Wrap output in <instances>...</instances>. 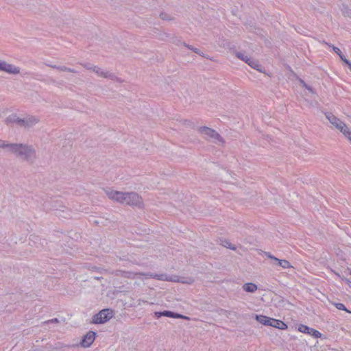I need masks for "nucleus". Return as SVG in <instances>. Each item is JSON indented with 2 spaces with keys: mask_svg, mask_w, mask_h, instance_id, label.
I'll return each mask as SVG.
<instances>
[{
  "mask_svg": "<svg viewBox=\"0 0 351 351\" xmlns=\"http://www.w3.org/2000/svg\"><path fill=\"white\" fill-rule=\"evenodd\" d=\"M198 133L206 141H210L218 145L223 146L225 140L214 129L206 127L201 126L197 129Z\"/></svg>",
  "mask_w": 351,
  "mask_h": 351,
  "instance_id": "nucleus-3",
  "label": "nucleus"
},
{
  "mask_svg": "<svg viewBox=\"0 0 351 351\" xmlns=\"http://www.w3.org/2000/svg\"><path fill=\"white\" fill-rule=\"evenodd\" d=\"M326 119L337 130H339L345 136L351 134V131L347 125L339 118L335 116L331 112H326L325 114Z\"/></svg>",
  "mask_w": 351,
  "mask_h": 351,
  "instance_id": "nucleus-4",
  "label": "nucleus"
},
{
  "mask_svg": "<svg viewBox=\"0 0 351 351\" xmlns=\"http://www.w3.org/2000/svg\"><path fill=\"white\" fill-rule=\"evenodd\" d=\"M113 315V311L111 309L105 308L93 317L92 322L94 324H104L110 320Z\"/></svg>",
  "mask_w": 351,
  "mask_h": 351,
  "instance_id": "nucleus-6",
  "label": "nucleus"
},
{
  "mask_svg": "<svg viewBox=\"0 0 351 351\" xmlns=\"http://www.w3.org/2000/svg\"><path fill=\"white\" fill-rule=\"evenodd\" d=\"M298 81L300 82V84L303 86V87H307V84L305 83V82L301 79V78H298Z\"/></svg>",
  "mask_w": 351,
  "mask_h": 351,
  "instance_id": "nucleus-34",
  "label": "nucleus"
},
{
  "mask_svg": "<svg viewBox=\"0 0 351 351\" xmlns=\"http://www.w3.org/2000/svg\"><path fill=\"white\" fill-rule=\"evenodd\" d=\"M223 245L225 246L227 248H229V249H231V250H234L236 249L235 246L234 245H232L228 241H225L224 243H223Z\"/></svg>",
  "mask_w": 351,
  "mask_h": 351,
  "instance_id": "nucleus-26",
  "label": "nucleus"
},
{
  "mask_svg": "<svg viewBox=\"0 0 351 351\" xmlns=\"http://www.w3.org/2000/svg\"><path fill=\"white\" fill-rule=\"evenodd\" d=\"M170 35L164 31L159 30L158 32H156V37L159 40L165 41L169 38Z\"/></svg>",
  "mask_w": 351,
  "mask_h": 351,
  "instance_id": "nucleus-19",
  "label": "nucleus"
},
{
  "mask_svg": "<svg viewBox=\"0 0 351 351\" xmlns=\"http://www.w3.org/2000/svg\"><path fill=\"white\" fill-rule=\"evenodd\" d=\"M104 192L110 199L119 204H123V200L125 199V197H124L125 192L118 191L111 189H104Z\"/></svg>",
  "mask_w": 351,
  "mask_h": 351,
  "instance_id": "nucleus-8",
  "label": "nucleus"
},
{
  "mask_svg": "<svg viewBox=\"0 0 351 351\" xmlns=\"http://www.w3.org/2000/svg\"><path fill=\"white\" fill-rule=\"evenodd\" d=\"M7 121L24 128H30L37 125L40 119L39 117L33 114H26L21 117L14 114L9 116Z\"/></svg>",
  "mask_w": 351,
  "mask_h": 351,
  "instance_id": "nucleus-2",
  "label": "nucleus"
},
{
  "mask_svg": "<svg viewBox=\"0 0 351 351\" xmlns=\"http://www.w3.org/2000/svg\"><path fill=\"white\" fill-rule=\"evenodd\" d=\"M160 18L165 21H173L174 18L167 12H161Z\"/></svg>",
  "mask_w": 351,
  "mask_h": 351,
  "instance_id": "nucleus-23",
  "label": "nucleus"
},
{
  "mask_svg": "<svg viewBox=\"0 0 351 351\" xmlns=\"http://www.w3.org/2000/svg\"><path fill=\"white\" fill-rule=\"evenodd\" d=\"M334 305L339 310L345 311H346V312H348L349 313H351V312L350 311H348L346 308L345 305L343 304H342V303H334Z\"/></svg>",
  "mask_w": 351,
  "mask_h": 351,
  "instance_id": "nucleus-24",
  "label": "nucleus"
},
{
  "mask_svg": "<svg viewBox=\"0 0 351 351\" xmlns=\"http://www.w3.org/2000/svg\"><path fill=\"white\" fill-rule=\"evenodd\" d=\"M123 204H127L130 206H136L142 208L143 206V200L137 193L136 192H125Z\"/></svg>",
  "mask_w": 351,
  "mask_h": 351,
  "instance_id": "nucleus-5",
  "label": "nucleus"
},
{
  "mask_svg": "<svg viewBox=\"0 0 351 351\" xmlns=\"http://www.w3.org/2000/svg\"><path fill=\"white\" fill-rule=\"evenodd\" d=\"M298 330L302 333L308 334L315 338H320L322 337V333L319 331L304 324L299 325Z\"/></svg>",
  "mask_w": 351,
  "mask_h": 351,
  "instance_id": "nucleus-12",
  "label": "nucleus"
},
{
  "mask_svg": "<svg viewBox=\"0 0 351 351\" xmlns=\"http://www.w3.org/2000/svg\"><path fill=\"white\" fill-rule=\"evenodd\" d=\"M265 255L267 258L275 261L278 265L280 266L281 267H282L284 269L293 267V266L291 265V263L287 260L279 259V258L275 257L274 256H273L270 252H265Z\"/></svg>",
  "mask_w": 351,
  "mask_h": 351,
  "instance_id": "nucleus-11",
  "label": "nucleus"
},
{
  "mask_svg": "<svg viewBox=\"0 0 351 351\" xmlns=\"http://www.w3.org/2000/svg\"><path fill=\"white\" fill-rule=\"evenodd\" d=\"M341 60L344 63H346L349 67L351 66V62L348 59H346L345 56L343 58V59H341Z\"/></svg>",
  "mask_w": 351,
  "mask_h": 351,
  "instance_id": "nucleus-33",
  "label": "nucleus"
},
{
  "mask_svg": "<svg viewBox=\"0 0 351 351\" xmlns=\"http://www.w3.org/2000/svg\"><path fill=\"white\" fill-rule=\"evenodd\" d=\"M117 276H120L123 278L134 279L137 276H138V272H133L130 271H124V270H117L116 271Z\"/></svg>",
  "mask_w": 351,
  "mask_h": 351,
  "instance_id": "nucleus-14",
  "label": "nucleus"
},
{
  "mask_svg": "<svg viewBox=\"0 0 351 351\" xmlns=\"http://www.w3.org/2000/svg\"><path fill=\"white\" fill-rule=\"evenodd\" d=\"M158 317H160V316H165V317H173L174 316V313L172 312V311H165L163 312H160V313H156Z\"/></svg>",
  "mask_w": 351,
  "mask_h": 351,
  "instance_id": "nucleus-22",
  "label": "nucleus"
},
{
  "mask_svg": "<svg viewBox=\"0 0 351 351\" xmlns=\"http://www.w3.org/2000/svg\"><path fill=\"white\" fill-rule=\"evenodd\" d=\"M138 276H143L145 278H155L159 280L162 281H170V282H176L179 281L178 279H176V276L172 277L169 276L166 274H153L151 272L147 273H143V272H138Z\"/></svg>",
  "mask_w": 351,
  "mask_h": 351,
  "instance_id": "nucleus-7",
  "label": "nucleus"
},
{
  "mask_svg": "<svg viewBox=\"0 0 351 351\" xmlns=\"http://www.w3.org/2000/svg\"><path fill=\"white\" fill-rule=\"evenodd\" d=\"M51 66L52 68H55V69H60V71H65V68L64 66H61V67H59V66H56V65H51Z\"/></svg>",
  "mask_w": 351,
  "mask_h": 351,
  "instance_id": "nucleus-37",
  "label": "nucleus"
},
{
  "mask_svg": "<svg viewBox=\"0 0 351 351\" xmlns=\"http://www.w3.org/2000/svg\"><path fill=\"white\" fill-rule=\"evenodd\" d=\"M10 154L29 163H33L36 158V149L27 143H13Z\"/></svg>",
  "mask_w": 351,
  "mask_h": 351,
  "instance_id": "nucleus-1",
  "label": "nucleus"
},
{
  "mask_svg": "<svg viewBox=\"0 0 351 351\" xmlns=\"http://www.w3.org/2000/svg\"><path fill=\"white\" fill-rule=\"evenodd\" d=\"M248 65L254 69H256L261 73H265V69L263 68L261 64H259L258 60L252 58L250 62H248Z\"/></svg>",
  "mask_w": 351,
  "mask_h": 351,
  "instance_id": "nucleus-17",
  "label": "nucleus"
},
{
  "mask_svg": "<svg viewBox=\"0 0 351 351\" xmlns=\"http://www.w3.org/2000/svg\"><path fill=\"white\" fill-rule=\"evenodd\" d=\"M333 51L340 57L341 60L343 59L344 55L342 53L341 51L337 47H332Z\"/></svg>",
  "mask_w": 351,
  "mask_h": 351,
  "instance_id": "nucleus-27",
  "label": "nucleus"
},
{
  "mask_svg": "<svg viewBox=\"0 0 351 351\" xmlns=\"http://www.w3.org/2000/svg\"><path fill=\"white\" fill-rule=\"evenodd\" d=\"M182 44H183V45H184V47H186V48H188L189 49H190V50H191V51H193V48H194V47H193L192 45H188V44H186V43H183Z\"/></svg>",
  "mask_w": 351,
  "mask_h": 351,
  "instance_id": "nucleus-35",
  "label": "nucleus"
},
{
  "mask_svg": "<svg viewBox=\"0 0 351 351\" xmlns=\"http://www.w3.org/2000/svg\"><path fill=\"white\" fill-rule=\"evenodd\" d=\"M305 88H306L311 93L315 94V91L313 90V89L308 84H307V87H305Z\"/></svg>",
  "mask_w": 351,
  "mask_h": 351,
  "instance_id": "nucleus-38",
  "label": "nucleus"
},
{
  "mask_svg": "<svg viewBox=\"0 0 351 351\" xmlns=\"http://www.w3.org/2000/svg\"><path fill=\"white\" fill-rule=\"evenodd\" d=\"M256 321L265 326H269L271 324L272 318L263 315H256L255 317Z\"/></svg>",
  "mask_w": 351,
  "mask_h": 351,
  "instance_id": "nucleus-15",
  "label": "nucleus"
},
{
  "mask_svg": "<svg viewBox=\"0 0 351 351\" xmlns=\"http://www.w3.org/2000/svg\"><path fill=\"white\" fill-rule=\"evenodd\" d=\"M346 137L348 138L349 141L351 143V134L347 135Z\"/></svg>",
  "mask_w": 351,
  "mask_h": 351,
  "instance_id": "nucleus-40",
  "label": "nucleus"
},
{
  "mask_svg": "<svg viewBox=\"0 0 351 351\" xmlns=\"http://www.w3.org/2000/svg\"><path fill=\"white\" fill-rule=\"evenodd\" d=\"M57 321H58V320H57V319H51V320H50V321H48V322H47V323H49V322H57Z\"/></svg>",
  "mask_w": 351,
  "mask_h": 351,
  "instance_id": "nucleus-41",
  "label": "nucleus"
},
{
  "mask_svg": "<svg viewBox=\"0 0 351 351\" xmlns=\"http://www.w3.org/2000/svg\"><path fill=\"white\" fill-rule=\"evenodd\" d=\"M270 326L280 329V330H286L287 329V325L281 320L276 319L272 318V321L271 322Z\"/></svg>",
  "mask_w": 351,
  "mask_h": 351,
  "instance_id": "nucleus-16",
  "label": "nucleus"
},
{
  "mask_svg": "<svg viewBox=\"0 0 351 351\" xmlns=\"http://www.w3.org/2000/svg\"><path fill=\"white\" fill-rule=\"evenodd\" d=\"M193 51H194L195 53H197V54L200 55V56H202V57H205L204 53H203L202 52H201V51H200V50H199V49H198L197 48L194 47V48H193Z\"/></svg>",
  "mask_w": 351,
  "mask_h": 351,
  "instance_id": "nucleus-31",
  "label": "nucleus"
},
{
  "mask_svg": "<svg viewBox=\"0 0 351 351\" xmlns=\"http://www.w3.org/2000/svg\"><path fill=\"white\" fill-rule=\"evenodd\" d=\"M93 72L95 73H96L97 75L99 77H103V78L110 79V80H114V81L121 82L115 74H114L113 73H112L109 71L104 70L98 66H96Z\"/></svg>",
  "mask_w": 351,
  "mask_h": 351,
  "instance_id": "nucleus-9",
  "label": "nucleus"
},
{
  "mask_svg": "<svg viewBox=\"0 0 351 351\" xmlns=\"http://www.w3.org/2000/svg\"><path fill=\"white\" fill-rule=\"evenodd\" d=\"M6 61L0 60V71L3 72Z\"/></svg>",
  "mask_w": 351,
  "mask_h": 351,
  "instance_id": "nucleus-29",
  "label": "nucleus"
},
{
  "mask_svg": "<svg viewBox=\"0 0 351 351\" xmlns=\"http://www.w3.org/2000/svg\"><path fill=\"white\" fill-rule=\"evenodd\" d=\"M96 333L93 331L88 332L82 338L80 344L83 348H88L94 342Z\"/></svg>",
  "mask_w": 351,
  "mask_h": 351,
  "instance_id": "nucleus-10",
  "label": "nucleus"
},
{
  "mask_svg": "<svg viewBox=\"0 0 351 351\" xmlns=\"http://www.w3.org/2000/svg\"><path fill=\"white\" fill-rule=\"evenodd\" d=\"M6 61L0 60V71L3 72Z\"/></svg>",
  "mask_w": 351,
  "mask_h": 351,
  "instance_id": "nucleus-28",
  "label": "nucleus"
},
{
  "mask_svg": "<svg viewBox=\"0 0 351 351\" xmlns=\"http://www.w3.org/2000/svg\"><path fill=\"white\" fill-rule=\"evenodd\" d=\"M3 72L10 75H19L21 73V68L15 64L5 62Z\"/></svg>",
  "mask_w": 351,
  "mask_h": 351,
  "instance_id": "nucleus-13",
  "label": "nucleus"
},
{
  "mask_svg": "<svg viewBox=\"0 0 351 351\" xmlns=\"http://www.w3.org/2000/svg\"><path fill=\"white\" fill-rule=\"evenodd\" d=\"M52 206H53L54 210H57V211H58L60 213H64V210L63 209H58V206H57L56 202H53V204L52 205Z\"/></svg>",
  "mask_w": 351,
  "mask_h": 351,
  "instance_id": "nucleus-32",
  "label": "nucleus"
},
{
  "mask_svg": "<svg viewBox=\"0 0 351 351\" xmlns=\"http://www.w3.org/2000/svg\"><path fill=\"white\" fill-rule=\"evenodd\" d=\"M242 289L247 293H254L258 289V287L253 282H247L243 285Z\"/></svg>",
  "mask_w": 351,
  "mask_h": 351,
  "instance_id": "nucleus-18",
  "label": "nucleus"
},
{
  "mask_svg": "<svg viewBox=\"0 0 351 351\" xmlns=\"http://www.w3.org/2000/svg\"><path fill=\"white\" fill-rule=\"evenodd\" d=\"M181 282H182V283L191 284V283H193V279H191V278H189V279H188V280H182Z\"/></svg>",
  "mask_w": 351,
  "mask_h": 351,
  "instance_id": "nucleus-36",
  "label": "nucleus"
},
{
  "mask_svg": "<svg viewBox=\"0 0 351 351\" xmlns=\"http://www.w3.org/2000/svg\"><path fill=\"white\" fill-rule=\"evenodd\" d=\"M345 280L349 285V286L351 287V281H350L348 279H345Z\"/></svg>",
  "mask_w": 351,
  "mask_h": 351,
  "instance_id": "nucleus-39",
  "label": "nucleus"
},
{
  "mask_svg": "<svg viewBox=\"0 0 351 351\" xmlns=\"http://www.w3.org/2000/svg\"><path fill=\"white\" fill-rule=\"evenodd\" d=\"M82 66L87 70H90L93 72L97 65H94L90 63H84L82 64Z\"/></svg>",
  "mask_w": 351,
  "mask_h": 351,
  "instance_id": "nucleus-25",
  "label": "nucleus"
},
{
  "mask_svg": "<svg viewBox=\"0 0 351 351\" xmlns=\"http://www.w3.org/2000/svg\"><path fill=\"white\" fill-rule=\"evenodd\" d=\"M12 144L13 143H10L6 141L0 139V149H5L8 153H10Z\"/></svg>",
  "mask_w": 351,
  "mask_h": 351,
  "instance_id": "nucleus-20",
  "label": "nucleus"
},
{
  "mask_svg": "<svg viewBox=\"0 0 351 351\" xmlns=\"http://www.w3.org/2000/svg\"><path fill=\"white\" fill-rule=\"evenodd\" d=\"M173 318H182V319H189L188 317L178 314V313H174V316L173 317Z\"/></svg>",
  "mask_w": 351,
  "mask_h": 351,
  "instance_id": "nucleus-30",
  "label": "nucleus"
},
{
  "mask_svg": "<svg viewBox=\"0 0 351 351\" xmlns=\"http://www.w3.org/2000/svg\"><path fill=\"white\" fill-rule=\"evenodd\" d=\"M236 56L238 58L241 59V60L244 61L247 64H248V62H250V60L252 59V58H250L248 56H247L243 53H241V52H237Z\"/></svg>",
  "mask_w": 351,
  "mask_h": 351,
  "instance_id": "nucleus-21",
  "label": "nucleus"
},
{
  "mask_svg": "<svg viewBox=\"0 0 351 351\" xmlns=\"http://www.w3.org/2000/svg\"><path fill=\"white\" fill-rule=\"evenodd\" d=\"M350 274H351V271H350Z\"/></svg>",
  "mask_w": 351,
  "mask_h": 351,
  "instance_id": "nucleus-42",
  "label": "nucleus"
}]
</instances>
